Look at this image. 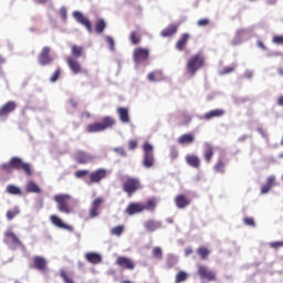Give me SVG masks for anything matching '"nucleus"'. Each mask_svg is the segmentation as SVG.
<instances>
[{
	"mask_svg": "<svg viewBox=\"0 0 283 283\" xmlns=\"http://www.w3.org/2000/svg\"><path fill=\"white\" fill-rule=\"evenodd\" d=\"M73 17L77 23L81 25H84V28L87 30L88 34H92V21H90V18L85 17L81 11H74Z\"/></svg>",
	"mask_w": 283,
	"mask_h": 283,
	"instance_id": "9b49d317",
	"label": "nucleus"
},
{
	"mask_svg": "<svg viewBox=\"0 0 283 283\" xmlns=\"http://www.w3.org/2000/svg\"><path fill=\"white\" fill-rule=\"evenodd\" d=\"M122 189L124 193L128 196V198H132L136 191H140V189H143V184L140 182V179L136 177H126Z\"/></svg>",
	"mask_w": 283,
	"mask_h": 283,
	"instance_id": "20e7f679",
	"label": "nucleus"
},
{
	"mask_svg": "<svg viewBox=\"0 0 283 283\" xmlns=\"http://www.w3.org/2000/svg\"><path fill=\"white\" fill-rule=\"evenodd\" d=\"M258 133L262 136V138H269L266 132H264V128H258Z\"/></svg>",
	"mask_w": 283,
	"mask_h": 283,
	"instance_id": "052dcab7",
	"label": "nucleus"
},
{
	"mask_svg": "<svg viewBox=\"0 0 283 283\" xmlns=\"http://www.w3.org/2000/svg\"><path fill=\"white\" fill-rule=\"evenodd\" d=\"M53 61L54 57L50 55V46H44L38 56L39 64L42 65V67H44L45 65H51Z\"/></svg>",
	"mask_w": 283,
	"mask_h": 283,
	"instance_id": "ddd939ff",
	"label": "nucleus"
},
{
	"mask_svg": "<svg viewBox=\"0 0 283 283\" xmlns=\"http://www.w3.org/2000/svg\"><path fill=\"white\" fill-rule=\"evenodd\" d=\"M32 262V269L40 271V273H49L50 269L48 268V260L45 258L35 255L33 256Z\"/></svg>",
	"mask_w": 283,
	"mask_h": 283,
	"instance_id": "1a4fd4ad",
	"label": "nucleus"
},
{
	"mask_svg": "<svg viewBox=\"0 0 283 283\" xmlns=\"http://www.w3.org/2000/svg\"><path fill=\"white\" fill-rule=\"evenodd\" d=\"M60 14L62 19H67V10L65 8L60 9Z\"/></svg>",
	"mask_w": 283,
	"mask_h": 283,
	"instance_id": "bf43d9fd",
	"label": "nucleus"
},
{
	"mask_svg": "<svg viewBox=\"0 0 283 283\" xmlns=\"http://www.w3.org/2000/svg\"><path fill=\"white\" fill-rule=\"evenodd\" d=\"M82 118H91L92 117V114H90V112H84L82 113Z\"/></svg>",
	"mask_w": 283,
	"mask_h": 283,
	"instance_id": "680f3d73",
	"label": "nucleus"
},
{
	"mask_svg": "<svg viewBox=\"0 0 283 283\" xmlns=\"http://www.w3.org/2000/svg\"><path fill=\"white\" fill-rule=\"evenodd\" d=\"M105 28H107V23H105V20L98 19L95 23L96 34H103V32H105Z\"/></svg>",
	"mask_w": 283,
	"mask_h": 283,
	"instance_id": "c9c22d12",
	"label": "nucleus"
},
{
	"mask_svg": "<svg viewBox=\"0 0 283 283\" xmlns=\"http://www.w3.org/2000/svg\"><path fill=\"white\" fill-rule=\"evenodd\" d=\"M85 260H87L91 264H101V262H103V258L96 252L86 253Z\"/></svg>",
	"mask_w": 283,
	"mask_h": 283,
	"instance_id": "a878e982",
	"label": "nucleus"
},
{
	"mask_svg": "<svg viewBox=\"0 0 283 283\" xmlns=\"http://www.w3.org/2000/svg\"><path fill=\"white\" fill-rule=\"evenodd\" d=\"M90 175V170H77L75 171V178H85Z\"/></svg>",
	"mask_w": 283,
	"mask_h": 283,
	"instance_id": "5fc2aeb1",
	"label": "nucleus"
},
{
	"mask_svg": "<svg viewBox=\"0 0 283 283\" xmlns=\"http://www.w3.org/2000/svg\"><path fill=\"white\" fill-rule=\"evenodd\" d=\"M197 25L199 28H205V27L209 25V19L203 18V19L198 20Z\"/></svg>",
	"mask_w": 283,
	"mask_h": 283,
	"instance_id": "6e6d98bb",
	"label": "nucleus"
},
{
	"mask_svg": "<svg viewBox=\"0 0 283 283\" xmlns=\"http://www.w3.org/2000/svg\"><path fill=\"white\" fill-rule=\"evenodd\" d=\"M61 78V67H57L54 73L51 75L50 81L51 83H56Z\"/></svg>",
	"mask_w": 283,
	"mask_h": 283,
	"instance_id": "a18cd8bd",
	"label": "nucleus"
},
{
	"mask_svg": "<svg viewBox=\"0 0 283 283\" xmlns=\"http://www.w3.org/2000/svg\"><path fill=\"white\" fill-rule=\"evenodd\" d=\"M115 264L127 271H134V269H136V263L127 256H117Z\"/></svg>",
	"mask_w": 283,
	"mask_h": 283,
	"instance_id": "2eb2a0df",
	"label": "nucleus"
},
{
	"mask_svg": "<svg viewBox=\"0 0 283 283\" xmlns=\"http://www.w3.org/2000/svg\"><path fill=\"white\" fill-rule=\"evenodd\" d=\"M136 147H138L137 140L132 139L128 142V149L134 150V149H136Z\"/></svg>",
	"mask_w": 283,
	"mask_h": 283,
	"instance_id": "13d9d810",
	"label": "nucleus"
},
{
	"mask_svg": "<svg viewBox=\"0 0 283 283\" xmlns=\"http://www.w3.org/2000/svg\"><path fill=\"white\" fill-rule=\"evenodd\" d=\"M84 49L83 46H78L76 44H73L71 46V54L73 59H81L83 56Z\"/></svg>",
	"mask_w": 283,
	"mask_h": 283,
	"instance_id": "7c9ffc66",
	"label": "nucleus"
},
{
	"mask_svg": "<svg viewBox=\"0 0 283 283\" xmlns=\"http://www.w3.org/2000/svg\"><path fill=\"white\" fill-rule=\"evenodd\" d=\"M191 35L189 33H182L179 40L176 42L175 48L178 50V52H182L185 48H187V43L189 41Z\"/></svg>",
	"mask_w": 283,
	"mask_h": 283,
	"instance_id": "b1692460",
	"label": "nucleus"
},
{
	"mask_svg": "<svg viewBox=\"0 0 283 283\" xmlns=\"http://www.w3.org/2000/svg\"><path fill=\"white\" fill-rule=\"evenodd\" d=\"M17 109V102L9 101L0 107V118L8 117Z\"/></svg>",
	"mask_w": 283,
	"mask_h": 283,
	"instance_id": "f3484780",
	"label": "nucleus"
},
{
	"mask_svg": "<svg viewBox=\"0 0 283 283\" xmlns=\"http://www.w3.org/2000/svg\"><path fill=\"white\" fill-rule=\"evenodd\" d=\"M88 185H98L101 180H105L107 178V169L99 168L88 174Z\"/></svg>",
	"mask_w": 283,
	"mask_h": 283,
	"instance_id": "0eeeda50",
	"label": "nucleus"
},
{
	"mask_svg": "<svg viewBox=\"0 0 283 283\" xmlns=\"http://www.w3.org/2000/svg\"><path fill=\"white\" fill-rule=\"evenodd\" d=\"M145 211V205L140 202H130L125 209L127 216H136V213H143Z\"/></svg>",
	"mask_w": 283,
	"mask_h": 283,
	"instance_id": "dca6fc26",
	"label": "nucleus"
},
{
	"mask_svg": "<svg viewBox=\"0 0 283 283\" xmlns=\"http://www.w3.org/2000/svg\"><path fill=\"white\" fill-rule=\"evenodd\" d=\"M19 213H21V210L19 209V207H14L11 210L7 211V220H14V218H17V216H19Z\"/></svg>",
	"mask_w": 283,
	"mask_h": 283,
	"instance_id": "4c0bfd02",
	"label": "nucleus"
},
{
	"mask_svg": "<svg viewBox=\"0 0 283 283\" xmlns=\"http://www.w3.org/2000/svg\"><path fill=\"white\" fill-rule=\"evenodd\" d=\"M273 185H275V177L270 176L266 179V185H263L261 187V193H269V191H271V187H273Z\"/></svg>",
	"mask_w": 283,
	"mask_h": 283,
	"instance_id": "c756f323",
	"label": "nucleus"
},
{
	"mask_svg": "<svg viewBox=\"0 0 283 283\" xmlns=\"http://www.w3.org/2000/svg\"><path fill=\"white\" fill-rule=\"evenodd\" d=\"M160 76H163V73L160 71L157 72H151L147 75L148 81H150L151 83L156 82V81H160Z\"/></svg>",
	"mask_w": 283,
	"mask_h": 283,
	"instance_id": "79ce46f5",
	"label": "nucleus"
},
{
	"mask_svg": "<svg viewBox=\"0 0 283 283\" xmlns=\"http://www.w3.org/2000/svg\"><path fill=\"white\" fill-rule=\"evenodd\" d=\"M175 205L178 209H185L191 205V200H189V198H187L185 195H177L175 197Z\"/></svg>",
	"mask_w": 283,
	"mask_h": 283,
	"instance_id": "412c9836",
	"label": "nucleus"
},
{
	"mask_svg": "<svg viewBox=\"0 0 283 283\" xmlns=\"http://www.w3.org/2000/svg\"><path fill=\"white\" fill-rule=\"evenodd\" d=\"M231 72H235V65L224 66L221 71V75L231 74Z\"/></svg>",
	"mask_w": 283,
	"mask_h": 283,
	"instance_id": "8fccbe9b",
	"label": "nucleus"
},
{
	"mask_svg": "<svg viewBox=\"0 0 283 283\" xmlns=\"http://www.w3.org/2000/svg\"><path fill=\"white\" fill-rule=\"evenodd\" d=\"M106 43L109 48V50H112L114 52V50H116V45H115V42H114V38L107 35L106 36Z\"/></svg>",
	"mask_w": 283,
	"mask_h": 283,
	"instance_id": "09e8293b",
	"label": "nucleus"
},
{
	"mask_svg": "<svg viewBox=\"0 0 283 283\" xmlns=\"http://www.w3.org/2000/svg\"><path fill=\"white\" fill-rule=\"evenodd\" d=\"M129 41L133 45H138L140 43V33L138 31L130 32Z\"/></svg>",
	"mask_w": 283,
	"mask_h": 283,
	"instance_id": "58836bf2",
	"label": "nucleus"
},
{
	"mask_svg": "<svg viewBox=\"0 0 283 283\" xmlns=\"http://www.w3.org/2000/svg\"><path fill=\"white\" fill-rule=\"evenodd\" d=\"M187 277H189V274H187V272H185V271H179V272L176 274L175 283L185 282V281L187 280Z\"/></svg>",
	"mask_w": 283,
	"mask_h": 283,
	"instance_id": "a19ab883",
	"label": "nucleus"
},
{
	"mask_svg": "<svg viewBox=\"0 0 283 283\" xmlns=\"http://www.w3.org/2000/svg\"><path fill=\"white\" fill-rule=\"evenodd\" d=\"M117 114L119 116L120 123L127 124L129 123V108L126 107H118Z\"/></svg>",
	"mask_w": 283,
	"mask_h": 283,
	"instance_id": "bb28decb",
	"label": "nucleus"
},
{
	"mask_svg": "<svg viewBox=\"0 0 283 283\" xmlns=\"http://www.w3.org/2000/svg\"><path fill=\"white\" fill-rule=\"evenodd\" d=\"M258 48H261V50H266V45L262 41H258Z\"/></svg>",
	"mask_w": 283,
	"mask_h": 283,
	"instance_id": "e2e57ef3",
	"label": "nucleus"
},
{
	"mask_svg": "<svg viewBox=\"0 0 283 283\" xmlns=\"http://www.w3.org/2000/svg\"><path fill=\"white\" fill-rule=\"evenodd\" d=\"M133 56L135 63H143V61H147V59H149V50L137 48L134 50Z\"/></svg>",
	"mask_w": 283,
	"mask_h": 283,
	"instance_id": "a211bd4d",
	"label": "nucleus"
},
{
	"mask_svg": "<svg viewBox=\"0 0 283 283\" xmlns=\"http://www.w3.org/2000/svg\"><path fill=\"white\" fill-rule=\"evenodd\" d=\"M271 249H280L283 247V241H274L270 243Z\"/></svg>",
	"mask_w": 283,
	"mask_h": 283,
	"instance_id": "4d7b16f0",
	"label": "nucleus"
},
{
	"mask_svg": "<svg viewBox=\"0 0 283 283\" xmlns=\"http://www.w3.org/2000/svg\"><path fill=\"white\" fill-rule=\"evenodd\" d=\"M213 154H214L213 146L211 144H206L205 153H203V158L206 163H211V160L213 159Z\"/></svg>",
	"mask_w": 283,
	"mask_h": 283,
	"instance_id": "cd10ccee",
	"label": "nucleus"
},
{
	"mask_svg": "<svg viewBox=\"0 0 283 283\" xmlns=\"http://www.w3.org/2000/svg\"><path fill=\"white\" fill-rule=\"evenodd\" d=\"M143 149H144L143 165L144 167H146V169H149L154 165V146H151V144L149 143H145L143 145Z\"/></svg>",
	"mask_w": 283,
	"mask_h": 283,
	"instance_id": "423d86ee",
	"label": "nucleus"
},
{
	"mask_svg": "<svg viewBox=\"0 0 283 283\" xmlns=\"http://www.w3.org/2000/svg\"><path fill=\"white\" fill-rule=\"evenodd\" d=\"M66 65H69L72 74H87V70L83 69L76 57L69 56L66 59Z\"/></svg>",
	"mask_w": 283,
	"mask_h": 283,
	"instance_id": "6e6552de",
	"label": "nucleus"
},
{
	"mask_svg": "<svg viewBox=\"0 0 283 283\" xmlns=\"http://www.w3.org/2000/svg\"><path fill=\"white\" fill-rule=\"evenodd\" d=\"M224 116V109L222 108H216L212 111H209L208 113L203 114V120H211L212 118H220Z\"/></svg>",
	"mask_w": 283,
	"mask_h": 283,
	"instance_id": "4be33fe9",
	"label": "nucleus"
},
{
	"mask_svg": "<svg viewBox=\"0 0 283 283\" xmlns=\"http://www.w3.org/2000/svg\"><path fill=\"white\" fill-rule=\"evenodd\" d=\"M186 163L189 167H193V169H200V158L196 155H187Z\"/></svg>",
	"mask_w": 283,
	"mask_h": 283,
	"instance_id": "393cba45",
	"label": "nucleus"
},
{
	"mask_svg": "<svg viewBox=\"0 0 283 283\" xmlns=\"http://www.w3.org/2000/svg\"><path fill=\"white\" fill-rule=\"evenodd\" d=\"M54 202L57 205V210L61 213L70 214L72 213V207H70V200H72V196L60 193L53 197Z\"/></svg>",
	"mask_w": 283,
	"mask_h": 283,
	"instance_id": "39448f33",
	"label": "nucleus"
},
{
	"mask_svg": "<svg viewBox=\"0 0 283 283\" xmlns=\"http://www.w3.org/2000/svg\"><path fill=\"white\" fill-rule=\"evenodd\" d=\"M104 202L105 199H103V197H97L95 200H93V202L91 203V208L88 210V218H98V216H101V206Z\"/></svg>",
	"mask_w": 283,
	"mask_h": 283,
	"instance_id": "9d476101",
	"label": "nucleus"
},
{
	"mask_svg": "<svg viewBox=\"0 0 283 283\" xmlns=\"http://www.w3.org/2000/svg\"><path fill=\"white\" fill-rule=\"evenodd\" d=\"M4 244H11V247H23V243L21 242V240L19 239V237H17V234H14V232L7 230L4 232V239H3Z\"/></svg>",
	"mask_w": 283,
	"mask_h": 283,
	"instance_id": "4468645a",
	"label": "nucleus"
},
{
	"mask_svg": "<svg viewBox=\"0 0 283 283\" xmlns=\"http://www.w3.org/2000/svg\"><path fill=\"white\" fill-rule=\"evenodd\" d=\"M272 42L275 45H283V35H274Z\"/></svg>",
	"mask_w": 283,
	"mask_h": 283,
	"instance_id": "864d4df0",
	"label": "nucleus"
},
{
	"mask_svg": "<svg viewBox=\"0 0 283 283\" xmlns=\"http://www.w3.org/2000/svg\"><path fill=\"white\" fill-rule=\"evenodd\" d=\"M163 227V223H160V221H156L154 219L147 220L144 223V228L146 229V231H148L149 233H154V231H157V229H160Z\"/></svg>",
	"mask_w": 283,
	"mask_h": 283,
	"instance_id": "5701e85b",
	"label": "nucleus"
},
{
	"mask_svg": "<svg viewBox=\"0 0 283 283\" xmlns=\"http://www.w3.org/2000/svg\"><path fill=\"white\" fill-rule=\"evenodd\" d=\"M180 119H181V125H189V123H191V116L187 113H182L180 115Z\"/></svg>",
	"mask_w": 283,
	"mask_h": 283,
	"instance_id": "de8ad7c7",
	"label": "nucleus"
},
{
	"mask_svg": "<svg viewBox=\"0 0 283 283\" xmlns=\"http://www.w3.org/2000/svg\"><path fill=\"white\" fill-rule=\"evenodd\" d=\"M157 205L158 201L156 198H150L146 201V205H144V211H156Z\"/></svg>",
	"mask_w": 283,
	"mask_h": 283,
	"instance_id": "72a5a7b5",
	"label": "nucleus"
},
{
	"mask_svg": "<svg viewBox=\"0 0 283 283\" xmlns=\"http://www.w3.org/2000/svg\"><path fill=\"white\" fill-rule=\"evenodd\" d=\"M176 32H178V27H176L175 24H170L169 27H167L161 31V36L164 38L174 36Z\"/></svg>",
	"mask_w": 283,
	"mask_h": 283,
	"instance_id": "473e14b6",
	"label": "nucleus"
},
{
	"mask_svg": "<svg viewBox=\"0 0 283 283\" xmlns=\"http://www.w3.org/2000/svg\"><path fill=\"white\" fill-rule=\"evenodd\" d=\"M277 105L283 107V95L277 98Z\"/></svg>",
	"mask_w": 283,
	"mask_h": 283,
	"instance_id": "338daca9",
	"label": "nucleus"
},
{
	"mask_svg": "<svg viewBox=\"0 0 283 283\" xmlns=\"http://www.w3.org/2000/svg\"><path fill=\"white\" fill-rule=\"evenodd\" d=\"M113 151L124 158H125V156H127V153L125 151V148H123V147H115V148H113Z\"/></svg>",
	"mask_w": 283,
	"mask_h": 283,
	"instance_id": "603ef678",
	"label": "nucleus"
},
{
	"mask_svg": "<svg viewBox=\"0 0 283 283\" xmlns=\"http://www.w3.org/2000/svg\"><path fill=\"white\" fill-rule=\"evenodd\" d=\"M209 253H211V251H209V248L207 247H199L197 249V254L201 260H207V258H209Z\"/></svg>",
	"mask_w": 283,
	"mask_h": 283,
	"instance_id": "e433bc0d",
	"label": "nucleus"
},
{
	"mask_svg": "<svg viewBox=\"0 0 283 283\" xmlns=\"http://www.w3.org/2000/svg\"><path fill=\"white\" fill-rule=\"evenodd\" d=\"M60 277H62L64 283H74V280H72V277L67 275V272H65V270L60 271Z\"/></svg>",
	"mask_w": 283,
	"mask_h": 283,
	"instance_id": "c03bdc74",
	"label": "nucleus"
},
{
	"mask_svg": "<svg viewBox=\"0 0 283 283\" xmlns=\"http://www.w3.org/2000/svg\"><path fill=\"white\" fill-rule=\"evenodd\" d=\"M116 125V119L112 116H105L101 122H95L86 126L87 134H97L98 132H105V129H112Z\"/></svg>",
	"mask_w": 283,
	"mask_h": 283,
	"instance_id": "7ed1b4c3",
	"label": "nucleus"
},
{
	"mask_svg": "<svg viewBox=\"0 0 283 283\" xmlns=\"http://www.w3.org/2000/svg\"><path fill=\"white\" fill-rule=\"evenodd\" d=\"M206 57L202 53H196L191 55L186 63V72L190 76H196L199 70L205 67Z\"/></svg>",
	"mask_w": 283,
	"mask_h": 283,
	"instance_id": "f03ea898",
	"label": "nucleus"
},
{
	"mask_svg": "<svg viewBox=\"0 0 283 283\" xmlns=\"http://www.w3.org/2000/svg\"><path fill=\"white\" fill-rule=\"evenodd\" d=\"M227 169V163H224V160L222 159H218L216 165L213 166V170L216 171V174H224Z\"/></svg>",
	"mask_w": 283,
	"mask_h": 283,
	"instance_id": "f704fd0d",
	"label": "nucleus"
},
{
	"mask_svg": "<svg viewBox=\"0 0 283 283\" xmlns=\"http://www.w3.org/2000/svg\"><path fill=\"white\" fill-rule=\"evenodd\" d=\"M153 256L157 260H163V250L160 249V247L153 248Z\"/></svg>",
	"mask_w": 283,
	"mask_h": 283,
	"instance_id": "49530a36",
	"label": "nucleus"
},
{
	"mask_svg": "<svg viewBox=\"0 0 283 283\" xmlns=\"http://www.w3.org/2000/svg\"><path fill=\"white\" fill-rule=\"evenodd\" d=\"M277 0H268V6H275Z\"/></svg>",
	"mask_w": 283,
	"mask_h": 283,
	"instance_id": "774afa93",
	"label": "nucleus"
},
{
	"mask_svg": "<svg viewBox=\"0 0 283 283\" xmlns=\"http://www.w3.org/2000/svg\"><path fill=\"white\" fill-rule=\"evenodd\" d=\"M197 273L201 280H207L208 282H216V272L210 271L208 266L198 265Z\"/></svg>",
	"mask_w": 283,
	"mask_h": 283,
	"instance_id": "f8f14e48",
	"label": "nucleus"
},
{
	"mask_svg": "<svg viewBox=\"0 0 283 283\" xmlns=\"http://www.w3.org/2000/svg\"><path fill=\"white\" fill-rule=\"evenodd\" d=\"M75 160L78 163V165H87V163H91V160H94V156L80 150L75 153Z\"/></svg>",
	"mask_w": 283,
	"mask_h": 283,
	"instance_id": "aec40b11",
	"label": "nucleus"
},
{
	"mask_svg": "<svg viewBox=\"0 0 283 283\" xmlns=\"http://www.w3.org/2000/svg\"><path fill=\"white\" fill-rule=\"evenodd\" d=\"M50 220L57 229H65L66 231H74V227L65 224L61 218L56 214H51Z\"/></svg>",
	"mask_w": 283,
	"mask_h": 283,
	"instance_id": "6ab92c4d",
	"label": "nucleus"
},
{
	"mask_svg": "<svg viewBox=\"0 0 283 283\" xmlns=\"http://www.w3.org/2000/svg\"><path fill=\"white\" fill-rule=\"evenodd\" d=\"M25 189L28 193H41V188L32 180L27 182Z\"/></svg>",
	"mask_w": 283,
	"mask_h": 283,
	"instance_id": "2f4dec72",
	"label": "nucleus"
},
{
	"mask_svg": "<svg viewBox=\"0 0 283 283\" xmlns=\"http://www.w3.org/2000/svg\"><path fill=\"white\" fill-rule=\"evenodd\" d=\"M191 253H193V250L191 248H187L185 250V255H191Z\"/></svg>",
	"mask_w": 283,
	"mask_h": 283,
	"instance_id": "0e129e2a",
	"label": "nucleus"
},
{
	"mask_svg": "<svg viewBox=\"0 0 283 283\" xmlns=\"http://www.w3.org/2000/svg\"><path fill=\"white\" fill-rule=\"evenodd\" d=\"M123 231H125V226H116L111 230L112 235L120 237L123 235Z\"/></svg>",
	"mask_w": 283,
	"mask_h": 283,
	"instance_id": "37998d69",
	"label": "nucleus"
},
{
	"mask_svg": "<svg viewBox=\"0 0 283 283\" xmlns=\"http://www.w3.org/2000/svg\"><path fill=\"white\" fill-rule=\"evenodd\" d=\"M0 169L7 174H12V169H17L23 171L25 176H32V166L19 157H12L8 164H1Z\"/></svg>",
	"mask_w": 283,
	"mask_h": 283,
	"instance_id": "f257e3e1",
	"label": "nucleus"
},
{
	"mask_svg": "<svg viewBox=\"0 0 283 283\" xmlns=\"http://www.w3.org/2000/svg\"><path fill=\"white\" fill-rule=\"evenodd\" d=\"M7 191L11 196H21V188L17 187L14 185L7 186Z\"/></svg>",
	"mask_w": 283,
	"mask_h": 283,
	"instance_id": "ea45409f",
	"label": "nucleus"
},
{
	"mask_svg": "<svg viewBox=\"0 0 283 283\" xmlns=\"http://www.w3.org/2000/svg\"><path fill=\"white\" fill-rule=\"evenodd\" d=\"M243 223L247 224V227H255V220L251 217H245Z\"/></svg>",
	"mask_w": 283,
	"mask_h": 283,
	"instance_id": "3c124183",
	"label": "nucleus"
},
{
	"mask_svg": "<svg viewBox=\"0 0 283 283\" xmlns=\"http://www.w3.org/2000/svg\"><path fill=\"white\" fill-rule=\"evenodd\" d=\"M69 105H70L71 107H76V101L70 99V101H69Z\"/></svg>",
	"mask_w": 283,
	"mask_h": 283,
	"instance_id": "69168bd1",
	"label": "nucleus"
},
{
	"mask_svg": "<svg viewBox=\"0 0 283 283\" xmlns=\"http://www.w3.org/2000/svg\"><path fill=\"white\" fill-rule=\"evenodd\" d=\"M193 140H196V137H193V135L184 134V135L178 137L177 143L179 145H191V143H193Z\"/></svg>",
	"mask_w": 283,
	"mask_h": 283,
	"instance_id": "c85d7f7f",
	"label": "nucleus"
}]
</instances>
